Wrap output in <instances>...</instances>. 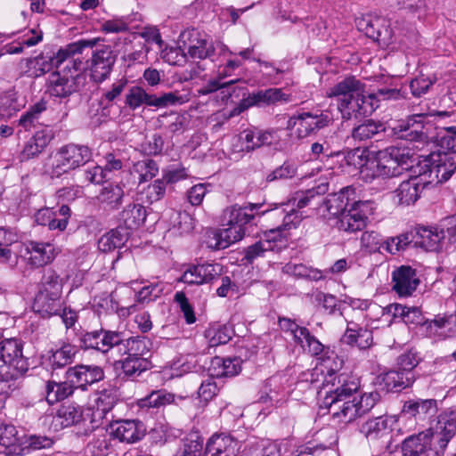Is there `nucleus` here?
I'll return each mask as SVG.
<instances>
[{
    "label": "nucleus",
    "instance_id": "f257e3e1",
    "mask_svg": "<svg viewBox=\"0 0 456 456\" xmlns=\"http://www.w3.org/2000/svg\"><path fill=\"white\" fill-rule=\"evenodd\" d=\"M326 96L337 101L338 110L343 119L370 116L379 107L378 102L400 98V91L380 88L374 94H366L365 85L354 77H346L326 91Z\"/></svg>",
    "mask_w": 456,
    "mask_h": 456
},
{
    "label": "nucleus",
    "instance_id": "f03ea898",
    "mask_svg": "<svg viewBox=\"0 0 456 456\" xmlns=\"http://www.w3.org/2000/svg\"><path fill=\"white\" fill-rule=\"evenodd\" d=\"M326 392L321 407L329 410L332 418L339 423H349L361 416L353 394H356L359 383L347 373L329 370L323 381Z\"/></svg>",
    "mask_w": 456,
    "mask_h": 456
},
{
    "label": "nucleus",
    "instance_id": "7ed1b4c3",
    "mask_svg": "<svg viewBox=\"0 0 456 456\" xmlns=\"http://www.w3.org/2000/svg\"><path fill=\"white\" fill-rule=\"evenodd\" d=\"M103 41L102 37L80 39L57 52L53 61L59 70L51 74L48 85V91L52 96L65 98L76 91V78L81 69L82 61L73 56L81 53L86 48L92 49Z\"/></svg>",
    "mask_w": 456,
    "mask_h": 456
},
{
    "label": "nucleus",
    "instance_id": "20e7f679",
    "mask_svg": "<svg viewBox=\"0 0 456 456\" xmlns=\"http://www.w3.org/2000/svg\"><path fill=\"white\" fill-rule=\"evenodd\" d=\"M456 433V413H441L429 428L406 437L402 451L410 456H443Z\"/></svg>",
    "mask_w": 456,
    "mask_h": 456
},
{
    "label": "nucleus",
    "instance_id": "39448f33",
    "mask_svg": "<svg viewBox=\"0 0 456 456\" xmlns=\"http://www.w3.org/2000/svg\"><path fill=\"white\" fill-rule=\"evenodd\" d=\"M413 155L410 150L398 147H388L379 151L374 159L367 163L362 171V179L371 183L374 179L390 178L400 175L410 169L413 163Z\"/></svg>",
    "mask_w": 456,
    "mask_h": 456
},
{
    "label": "nucleus",
    "instance_id": "423d86ee",
    "mask_svg": "<svg viewBox=\"0 0 456 456\" xmlns=\"http://www.w3.org/2000/svg\"><path fill=\"white\" fill-rule=\"evenodd\" d=\"M23 344L17 338H5L0 342V381L15 380L28 370V358L23 355Z\"/></svg>",
    "mask_w": 456,
    "mask_h": 456
},
{
    "label": "nucleus",
    "instance_id": "0eeeda50",
    "mask_svg": "<svg viewBox=\"0 0 456 456\" xmlns=\"http://www.w3.org/2000/svg\"><path fill=\"white\" fill-rule=\"evenodd\" d=\"M188 101L186 96L181 95L178 92H168L159 95L148 94L141 86H134L126 94L125 104L131 110L146 106L157 109L167 108L185 103Z\"/></svg>",
    "mask_w": 456,
    "mask_h": 456
},
{
    "label": "nucleus",
    "instance_id": "6e6552de",
    "mask_svg": "<svg viewBox=\"0 0 456 456\" xmlns=\"http://www.w3.org/2000/svg\"><path fill=\"white\" fill-rule=\"evenodd\" d=\"M92 159L91 150L85 145L68 144L55 154L52 164L51 175L60 177L63 174L85 165Z\"/></svg>",
    "mask_w": 456,
    "mask_h": 456
},
{
    "label": "nucleus",
    "instance_id": "1a4fd4ad",
    "mask_svg": "<svg viewBox=\"0 0 456 456\" xmlns=\"http://www.w3.org/2000/svg\"><path fill=\"white\" fill-rule=\"evenodd\" d=\"M279 325L281 330L292 336L294 341L298 344L305 352L315 356L321 354L325 356L327 354L325 346L313 336L306 328L300 327L294 321L288 318H280Z\"/></svg>",
    "mask_w": 456,
    "mask_h": 456
},
{
    "label": "nucleus",
    "instance_id": "9d476101",
    "mask_svg": "<svg viewBox=\"0 0 456 456\" xmlns=\"http://www.w3.org/2000/svg\"><path fill=\"white\" fill-rule=\"evenodd\" d=\"M373 202L358 200L354 202L348 211L338 221V228L346 232L362 231L367 224L368 216L372 213Z\"/></svg>",
    "mask_w": 456,
    "mask_h": 456
},
{
    "label": "nucleus",
    "instance_id": "9b49d317",
    "mask_svg": "<svg viewBox=\"0 0 456 456\" xmlns=\"http://www.w3.org/2000/svg\"><path fill=\"white\" fill-rule=\"evenodd\" d=\"M330 122L331 118L327 114L303 112L289 118L287 127L295 129V134L298 138H305L328 126Z\"/></svg>",
    "mask_w": 456,
    "mask_h": 456
},
{
    "label": "nucleus",
    "instance_id": "f8f14e48",
    "mask_svg": "<svg viewBox=\"0 0 456 456\" xmlns=\"http://www.w3.org/2000/svg\"><path fill=\"white\" fill-rule=\"evenodd\" d=\"M116 57L110 45H102L96 48L89 61L92 77L96 82H102L110 74Z\"/></svg>",
    "mask_w": 456,
    "mask_h": 456
},
{
    "label": "nucleus",
    "instance_id": "ddd939ff",
    "mask_svg": "<svg viewBox=\"0 0 456 456\" xmlns=\"http://www.w3.org/2000/svg\"><path fill=\"white\" fill-rule=\"evenodd\" d=\"M24 246L27 262L35 268L52 263L59 254L58 248L51 242L28 240Z\"/></svg>",
    "mask_w": 456,
    "mask_h": 456
},
{
    "label": "nucleus",
    "instance_id": "4468645a",
    "mask_svg": "<svg viewBox=\"0 0 456 456\" xmlns=\"http://www.w3.org/2000/svg\"><path fill=\"white\" fill-rule=\"evenodd\" d=\"M67 379L82 390L104 379V371L97 365L80 364L69 368L66 371Z\"/></svg>",
    "mask_w": 456,
    "mask_h": 456
},
{
    "label": "nucleus",
    "instance_id": "2eb2a0df",
    "mask_svg": "<svg viewBox=\"0 0 456 456\" xmlns=\"http://www.w3.org/2000/svg\"><path fill=\"white\" fill-rule=\"evenodd\" d=\"M223 265L218 263H203L190 266L181 276L180 281L187 284L201 285L219 277Z\"/></svg>",
    "mask_w": 456,
    "mask_h": 456
},
{
    "label": "nucleus",
    "instance_id": "dca6fc26",
    "mask_svg": "<svg viewBox=\"0 0 456 456\" xmlns=\"http://www.w3.org/2000/svg\"><path fill=\"white\" fill-rule=\"evenodd\" d=\"M426 335L430 338L444 339L456 336V313L437 314L433 320L422 324Z\"/></svg>",
    "mask_w": 456,
    "mask_h": 456
},
{
    "label": "nucleus",
    "instance_id": "f3484780",
    "mask_svg": "<svg viewBox=\"0 0 456 456\" xmlns=\"http://www.w3.org/2000/svg\"><path fill=\"white\" fill-rule=\"evenodd\" d=\"M110 433L120 442L134 444L145 435L143 424L136 419H120L110 425Z\"/></svg>",
    "mask_w": 456,
    "mask_h": 456
},
{
    "label": "nucleus",
    "instance_id": "a211bd4d",
    "mask_svg": "<svg viewBox=\"0 0 456 456\" xmlns=\"http://www.w3.org/2000/svg\"><path fill=\"white\" fill-rule=\"evenodd\" d=\"M262 208V204L248 203L243 206L237 204L226 208L222 216L223 224L238 225L245 228V224L250 223L257 211Z\"/></svg>",
    "mask_w": 456,
    "mask_h": 456
},
{
    "label": "nucleus",
    "instance_id": "6ab92c4d",
    "mask_svg": "<svg viewBox=\"0 0 456 456\" xmlns=\"http://www.w3.org/2000/svg\"><path fill=\"white\" fill-rule=\"evenodd\" d=\"M422 119V115H414L401 120L393 128L394 134L409 142L425 143L428 142V136L423 132Z\"/></svg>",
    "mask_w": 456,
    "mask_h": 456
},
{
    "label": "nucleus",
    "instance_id": "aec40b11",
    "mask_svg": "<svg viewBox=\"0 0 456 456\" xmlns=\"http://www.w3.org/2000/svg\"><path fill=\"white\" fill-rule=\"evenodd\" d=\"M393 290L400 297H409L419 284L416 271L411 266L402 265L392 273Z\"/></svg>",
    "mask_w": 456,
    "mask_h": 456
},
{
    "label": "nucleus",
    "instance_id": "412c9836",
    "mask_svg": "<svg viewBox=\"0 0 456 456\" xmlns=\"http://www.w3.org/2000/svg\"><path fill=\"white\" fill-rule=\"evenodd\" d=\"M428 184V182L421 177H411L408 180L403 181L395 191L398 204L402 206L414 204L420 198L423 190Z\"/></svg>",
    "mask_w": 456,
    "mask_h": 456
},
{
    "label": "nucleus",
    "instance_id": "4be33fe9",
    "mask_svg": "<svg viewBox=\"0 0 456 456\" xmlns=\"http://www.w3.org/2000/svg\"><path fill=\"white\" fill-rule=\"evenodd\" d=\"M240 443L231 435H214L208 441L204 456H237Z\"/></svg>",
    "mask_w": 456,
    "mask_h": 456
},
{
    "label": "nucleus",
    "instance_id": "5701e85b",
    "mask_svg": "<svg viewBox=\"0 0 456 456\" xmlns=\"http://www.w3.org/2000/svg\"><path fill=\"white\" fill-rule=\"evenodd\" d=\"M119 394L116 387H109L95 394L93 404V421L98 422L107 417L118 402Z\"/></svg>",
    "mask_w": 456,
    "mask_h": 456
},
{
    "label": "nucleus",
    "instance_id": "b1692460",
    "mask_svg": "<svg viewBox=\"0 0 456 456\" xmlns=\"http://www.w3.org/2000/svg\"><path fill=\"white\" fill-rule=\"evenodd\" d=\"M227 227L213 231L208 234V247L214 249H224L231 244L243 239L245 228L238 225L225 224Z\"/></svg>",
    "mask_w": 456,
    "mask_h": 456
},
{
    "label": "nucleus",
    "instance_id": "393cba45",
    "mask_svg": "<svg viewBox=\"0 0 456 456\" xmlns=\"http://www.w3.org/2000/svg\"><path fill=\"white\" fill-rule=\"evenodd\" d=\"M354 202H358L355 197V190L347 186L341 189L338 192L329 195L325 201L328 212L338 218L348 211Z\"/></svg>",
    "mask_w": 456,
    "mask_h": 456
},
{
    "label": "nucleus",
    "instance_id": "a878e982",
    "mask_svg": "<svg viewBox=\"0 0 456 456\" xmlns=\"http://www.w3.org/2000/svg\"><path fill=\"white\" fill-rule=\"evenodd\" d=\"M215 47L208 35L198 30L189 33L188 54L192 59H206L213 55Z\"/></svg>",
    "mask_w": 456,
    "mask_h": 456
},
{
    "label": "nucleus",
    "instance_id": "bb28decb",
    "mask_svg": "<svg viewBox=\"0 0 456 456\" xmlns=\"http://www.w3.org/2000/svg\"><path fill=\"white\" fill-rule=\"evenodd\" d=\"M59 216L61 219L54 221L53 209L51 208H45L39 209L35 214V222L39 225L48 226L50 230H58L63 232L69 224L71 211L67 205H62L59 208Z\"/></svg>",
    "mask_w": 456,
    "mask_h": 456
},
{
    "label": "nucleus",
    "instance_id": "cd10ccee",
    "mask_svg": "<svg viewBox=\"0 0 456 456\" xmlns=\"http://www.w3.org/2000/svg\"><path fill=\"white\" fill-rule=\"evenodd\" d=\"M434 182L444 183L451 178L456 170V155L447 152L432 153Z\"/></svg>",
    "mask_w": 456,
    "mask_h": 456
},
{
    "label": "nucleus",
    "instance_id": "c85d7f7f",
    "mask_svg": "<svg viewBox=\"0 0 456 456\" xmlns=\"http://www.w3.org/2000/svg\"><path fill=\"white\" fill-rule=\"evenodd\" d=\"M53 139L50 129L44 128L36 132V134L25 143L20 154V161H28L37 157Z\"/></svg>",
    "mask_w": 456,
    "mask_h": 456
},
{
    "label": "nucleus",
    "instance_id": "c756f323",
    "mask_svg": "<svg viewBox=\"0 0 456 456\" xmlns=\"http://www.w3.org/2000/svg\"><path fill=\"white\" fill-rule=\"evenodd\" d=\"M277 230H270L268 232L265 233L264 238L256 243L248 246L245 249L244 259H246L248 263H253L256 259L259 257H265L266 253L276 250V233Z\"/></svg>",
    "mask_w": 456,
    "mask_h": 456
},
{
    "label": "nucleus",
    "instance_id": "7c9ffc66",
    "mask_svg": "<svg viewBox=\"0 0 456 456\" xmlns=\"http://www.w3.org/2000/svg\"><path fill=\"white\" fill-rule=\"evenodd\" d=\"M287 102L288 98L285 97L282 90L280 88H269L265 90H259L256 93L249 94L246 97V106L254 107H265L276 104L279 102Z\"/></svg>",
    "mask_w": 456,
    "mask_h": 456
},
{
    "label": "nucleus",
    "instance_id": "2f4dec72",
    "mask_svg": "<svg viewBox=\"0 0 456 456\" xmlns=\"http://www.w3.org/2000/svg\"><path fill=\"white\" fill-rule=\"evenodd\" d=\"M124 195V186L122 184L109 183L101 189L96 200L104 208L113 210L122 204Z\"/></svg>",
    "mask_w": 456,
    "mask_h": 456
},
{
    "label": "nucleus",
    "instance_id": "473e14b6",
    "mask_svg": "<svg viewBox=\"0 0 456 456\" xmlns=\"http://www.w3.org/2000/svg\"><path fill=\"white\" fill-rule=\"evenodd\" d=\"M403 411L419 419H425L436 413V401L434 399L409 400L404 403Z\"/></svg>",
    "mask_w": 456,
    "mask_h": 456
},
{
    "label": "nucleus",
    "instance_id": "72a5a7b5",
    "mask_svg": "<svg viewBox=\"0 0 456 456\" xmlns=\"http://www.w3.org/2000/svg\"><path fill=\"white\" fill-rule=\"evenodd\" d=\"M381 379L387 391H401L413 383L414 375L400 369L391 370L382 374Z\"/></svg>",
    "mask_w": 456,
    "mask_h": 456
},
{
    "label": "nucleus",
    "instance_id": "f704fd0d",
    "mask_svg": "<svg viewBox=\"0 0 456 456\" xmlns=\"http://www.w3.org/2000/svg\"><path fill=\"white\" fill-rule=\"evenodd\" d=\"M444 229L419 227L417 230V240L415 241L419 247L429 251L438 250L440 244L444 238Z\"/></svg>",
    "mask_w": 456,
    "mask_h": 456
},
{
    "label": "nucleus",
    "instance_id": "c9c22d12",
    "mask_svg": "<svg viewBox=\"0 0 456 456\" xmlns=\"http://www.w3.org/2000/svg\"><path fill=\"white\" fill-rule=\"evenodd\" d=\"M62 302L60 297L37 293L33 303V309L43 317L57 315L61 313Z\"/></svg>",
    "mask_w": 456,
    "mask_h": 456
},
{
    "label": "nucleus",
    "instance_id": "e433bc0d",
    "mask_svg": "<svg viewBox=\"0 0 456 456\" xmlns=\"http://www.w3.org/2000/svg\"><path fill=\"white\" fill-rule=\"evenodd\" d=\"M361 432L370 441L387 437L390 433L388 419L387 417L380 416L369 419L362 424Z\"/></svg>",
    "mask_w": 456,
    "mask_h": 456
},
{
    "label": "nucleus",
    "instance_id": "4c0bfd02",
    "mask_svg": "<svg viewBox=\"0 0 456 456\" xmlns=\"http://www.w3.org/2000/svg\"><path fill=\"white\" fill-rule=\"evenodd\" d=\"M74 386L69 380L67 382H55L49 380L45 383V400L49 404L62 401L71 395Z\"/></svg>",
    "mask_w": 456,
    "mask_h": 456
},
{
    "label": "nucleus",
    "instance_id": "58836bf2",
    "mask_svg": "<svg viewBox=\"0 0 456 456\" xmlns=\"http://www.w3.org/2000/svg\"><path fill=\"white\" fill-rule=\"evenodd\" d=\"M342 341L347 345H355L360 349L369 348L373 342L372 332L367 329L347 327L343 337Z\"/></svg>",
    "mask_w": 456,
    "mask_h": 456
},
{
    "label": "nucleus",
    "instance_id": "ea45409f",
    "mask_svg": "<svg viewBox=\"0 0 456 456\" xmlns=\"http://www.w3.org/2000/svg\"><path fill=\"white\" fill-rule=\"evenodd\" d=\"M77 353L76 346L71 344H63L60 348L51 351L48 362L53 370L64 368L70 364Z\"/></svg>",
    "mask_w": 456,
    "mask_h": 456
},
{
    "label": "nucleus",
    "instance_id": "a19ab883",
    "mask_svg": "<svg viewBox=\"0 0 456 456\" xmlns=\"http://www.w3.org/2000/svg\"><path fill=\"white\" fill-rule=\"evenodd\" d=\"M183 400L186 396H175L174 394L165 390L152 391L149 395L140 399L138 405L140 408H159L170 403H175V399Z\"/></svg>",
    "mask_w": 456,
    "mask_h": 456
},
{
    "label": "nucleus",
    "instance_id": "79ce46f5",
    "mask_svg": "<svg viewBox=\"0 0 456 456\" xmlns=\"http://www.w3.org/2000/svg\"><path fill=\"white\" fill-rule=\"evenodd\" d=\"M157 123L159 128L164 130L167 134H181L185 129L186 118L177 112L171 111L160 115L157 119Z\"/></svg>",
    "mask_w": 456,
    "mask_h": 456
},
{
    "label": "nucleus",
    "instance_id": "37998d69",
    "mask_svg": "<svg viewBox=\"0 0 456 456\" xmlns=\"http://www.w3.org/2000/svg\"><path fill=\"white\" fill-rule=\"evenodd\" d=\"M282 273L314 281L325 279V272L303 264L288 263L282 267Z\"/></svg>",
    "mask_w": 456,
    "mask_h": 456
},
{
    "label": "nucleus",
    "instance_id": "c03bdc74",
    "mask_svg": "<svg viewBox=\"0 0 456 456\" xmlns=\"http://www.w3.org/2000/svg\"><path fill=\"white\" fill-rule=\"evenodd\" d=\"M146 216V210L142 205L130 203L121 212V220L126 228L133 230L144 223Z\"/></svg>",
    "mask_w": 456,
    "mask_h": 456
},
{
    "label": "nucleus",
    "instance_id": "a18cd8bd",
    "mask_svg": "<svg viewBox=\"0 0 456 456\" xmlns=\"http://www.w3.org/2000/svg\"><path fill=\"white\" fill-rule=\"evenodd\" d=\"M234 335L232 328L229 325L215 324L205 331V338L209 347H216L227 344Z\"/></svg>",
    "mask_w": 456,
    "mask_h": 456
},
{
    "label": "nucleus",
    "instance_id": "49530a36",
    "mask_svg": "<svg viewBox=\"0 0 456 456\" xmlns=\"http://www.w3.org/2000/svg\"><path fill=\"white\" fill-rule=\"evenodd\" d=\"M411 315L418 317L419 315V309L417 307L407 308L400 304H390L382 308V317L389 323L397 318H400L403 322H412L414 320L411 318Z\"/></svg>",
    "mask_w": 456,
    "mask_h": 456
},
{
    "label": "nucleus",
    "instance_id": "de8ad7c7",
    "mask_svg": "<svg viewBox=\"0 0 456 456\" xmlns=\"http://www.w3.org/2000/svg\"><path fill=\"white\" fill-rule=\"evenodd\" d=\"M82 410L73 404L61 405L53 417L56 425L67 428L76 425L82 419Z\"/></svg>",
    "mask_w": 456,
    "mask_h": 456
},
{
    "label": "nucleus",
    "instance_id": "09e8293b",
    "mask_svg": "<svg viewBox=\"0 0 456 456\" xmlns=\"http://www.w3.org/2000/svg\"><path fill=\"white\" fill-rule=\"evenodd\" d=\"M241 361L239 358H220L215 357L211 362V366L216 377H232L237 375L240 370Z\"/></svg>",
    "mask_w": 456,
    "mask_h": 456
},
{
    "label": "nucleus",
    "instance_id": "8fccbe9b",
    "mask_svg": "<svg viewBox=\"0 0 456 456\" xmlns=\"http://www.w3.org/2000/svg\"><path fill=\"white\" fill-rule=\"evenodd\" d=\"M385 126L379 121L366 120L355 126L351 133L354 140L362 142L373 138L376 134L384 132Z\"/></svg>",
    "mask_w": 456,
    "mask_h": 456
},
{
    "label": "nucleus",
    "instance_id": "3c124183",
    "mask_svg": "<svg viewBox=\"0 0 456 456\" xmlns=\"http://www.w3.org/2000/svg\"><path fill=\"white\" fill-rule=\"evenodd\" d=\"M46 110V102L40 100L23 113L18 120V126L25 131L36 127L39 123L41 114Z\"/></svg>",
    "mask_w": 456,
    "mask_h": 456
},
{
    "label": "nucleus",
    "instance_id": "603ef678",
    "mask_svg": "<svg viewBox=\"0 0 456 456\" xmlns=\"http://www.w3.org/2000/svg\"><path fill=\"white\" fill-rule=\"evenodd\" d=\"M62 292V282L55 271L48 269L45 272L41 288L38 293L49 294L52 297H60Z\"/></svg>",
    "mask_w": 456,
    "mask_h": 456
},
{
    "label": "nucleus",
    "instance_id": "864d4df0",
    "mask_svg": "<svg viewBox=\"0 0 456 456\" xmlns=\"http://www.w3.org/2000/svg\"><path fill=\"white\" fill-rule=\"evenodd\" d=\"M132 18L130 15L112 16L101 21L100 30L105 34L125 33L129 30Z\"/></svg>",
    "mask_w": 456,
    "mask_h": 456
},
{
    "label": "nucleus",
    "instance_id": "5fc2aeb1",
    "mask_svg": "<svg viewBox=\"0 0 456 456\" xmlns=\"http://www.w3.org/2000/svg\"><path fill=\"white\" fill-rule=\"evenodd\" d=\"M337 157L343 156L342 161L347 167H353L354 169H360V175L362 176V171L363 167L367 165V163L370 160L368 159V154L366 151L361 150L360 148H356L354 150H350L346 152H337L335 154Z\"/></svg>",
    "mask_w": 456,
    "mask_h": 456
},
{
    "label": "nucleus",
    "instance_id": "6e6d98bb",
    "mask_svg": "<svg viewBox=\"0 0 456 456\" xmlns=\"http://www.w3.org/2000/svg\"><path fill=\"white\" fill-rule=\"evenodd\" d=\"M274 216L282 217V224L273 229L277 230L276 233L274 234L277 240L278 238L281 237V232L296 228L303 218L302 215L296 211L294 208H291L289 211H287L285 208L277 209L274 213Z\"/></svg>",
    "mask_w": 456,
    "mask_h": 456
},
{
    "label": "nucleus",
    "instance_id": "4d7b16f0",
    "mask_svg": "<svg viewBox=\"0 0 456 456\" xmlns=\"http://www.w3.org/2000/svg\"><path fill=\"white\" fill-rule=\"evenodd\" d=\"M159 173V167L154 160L144 159L136 162L133 167V174L137 175L139 183L148 182Z\"/></svg>",
    "mask_w": 456,
    "mask_h": 456
},
{
    "label": "nucleus",
    "instance_id": "13d9d810",
    "mask_svg": "<svg viewBox=\"0 0 456 456\" xmlns=\"http://www.w3.org/2000/svg\"><path fill=\"white\" fill-rule=\"evenodd\" d=\"M31 36L25 35L21 41L19 42H13L12 44H8L4 46L3 52L4 53L8 54H18L20 53L23 51L24 45L30 47L34 46L37 44H38L42 38L43 35L42 32L37 33L34 29H31L29 31Z\"/></svg>",
    "mask_w": 456,
    "mask_h": 456
},
{
    "label": "nucleus",
    "instance_id": "bf43d9fd",
    "mask_svg": "<svg viewBox=\"0 0 456 456\" xmlns=\"http://www.w3.org/2000/svg\"><path fill=\"white\" fill-rule=\"evenodd\" d=\"M149 351L144 338H129L123 340L122 352L129 357H143Z\"/></svg>",
    "mask_w": 456,
    "mask_h": 456
},
{
    "label": "nucleus",
    "instance_id": "052dcab7",
    "mask_svg": "<svg viewBox=\"0 0 456 456\" xmlns=\"http://www.w3.org/2000/svg\"><path fill=\"white\" fill-rule=\"evenodd\" d=\"M383 246L382 236L375 231H366L362 232L360 239L361 249L368 254H373L380 251Z\"/></svg>",
    "mask_w": 456,
    "mask_h": 456
},
{
    "label": "nucleus",
    "instance_id": "680f3d73",
    "mask_svg": "<svg viewBox=\"0 0 456 456\" xmlns=\"http://www.w3.org/2000/svg\"><path fill=\"white\" fill-rule=\"evenodd\" d=\"M311 302L318 307H321L328 314H333L338 305V299L331 294L324 293L321 290H314L308 294Z\"/></svg>",
    "mask_w": 456,
    "mask_h": 456
},
{
    "label": "nucleus",
    "instance_id": "e2e57ef3",
    "mask_svg": "<svg viewBox=\"0 0 456 456\" xmlns=\"http://www.w3.org/2000/svg\"><path fill=\"white\" fill-rule=\"evenodd\" d=\"M150 362L144 357H129L122 361V370L124 374L132 378L140 375L149 368Z\"/></svg>",
    "mask_w": 456,
    "mask_h": 456
},
{
    "label": "nucleus",
    "instance_id": "0e129e2a",
    "mask_svg": "<svg viewBox=\"0 0 456 456\" xmlns=\"http://www.w3.org/2000/svg\"><path fill=\"white\" fill-rule=\"evenodd\" d=\"M297 167L296 163L287 160L279 167L266 175L265 181L272 183L279 180L291 179L297 175Z\"/></svg>",
    "mask_w": 456,
    "mask_h": 456
},
{
    "label": "nucleus",
    "instance_id": "69168bd1",
    "mask_svg": "<svg viewBox=\"0 0 456 456\" xmlns=\"http://www.w3.org/2000/svg\"><path fill=\"white\" fill-rule=\"evenodd\" d=\"M102 335L101 338L100 351L107 353L110 349L117 347L118 352H122L123 338L122 335L117 331L102 330Z\"/></svg>",
    "mask_w": 456,
    "mask_h": 456
},
{
    "label": "nucleus",
    "instance_id": "338daca9",
    "mask_svg": "<svg viewBox=\"0 0 456 456\" xmlns=\"http://www.w3.org/2000/svg\"><path fill=\"white\" fill-rule=\"evenodd\" d=\"M124 240L118 231L111 230L102 235L98 240V248L101 251L110 252L123 245Z\"/></svg>",
    "mask_w": 456,
    "mask_h": 456
},
{
    "label": "nucleus",
    "instance_id": "774afa93",
    "mask_svg": "<svg viewBox=\"0 0 456 456\" xmlns=\"http://www.w3.org/2000/svg\"><path fill=\"white\" fill-rule=\"evenodd\" d=\"M438 145L444 151L456 153V126L443 127L438 134Z\"/></svg>",
    "mask_w": 456,
    "mask_h": 456
}]
</instances>
